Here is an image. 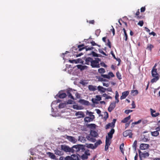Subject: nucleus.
Here are the masks:
<instances>
[{"label":"nucleus","mask_w":160,"mask_h":160,"mask_svg":"<svg viewBox=\"0 0 160 160\" xmlns=\"http://www.w3.org/2000/svg\"><path fill=\"white\" fill-rule=\"evenodd\" d=\"M58 96L60 98H63L66 97L67 95L65 93H62L61 92H59L56 96Z\"/></svg>","instance_id":"ddd939ff"},{"label":"nucleus","mask_w":160,"mask_h":160,"mask_svg":"<svg viewBox=\"0 0 160 160\" xmlns=\"http://www.w3.org/2000/svg\"><path fill=\"white\" fill-rule=\"evenodd\" d=\"M100 64L101 65V66L104 68H106L107 66V65L104 62H101Z\"/></svg>","instance_id":"680f3d73"},{"label":"nucleus","mask_w":160,"mask_h":160,"mask_svg":"<svg viewBox=\"0 0 160 160\" xmlns=\"http://www.w3.org/2000/svg\"><path fill=\"white\" fill-rule=\"evenodd\" d=\"M101 76L102 77L105 78H106L108 79H109L110 78V77L109 76H108V75L102 74Z\"/></svg>","instance_id":"09e8293b"},{"label":"nucleus","mask_w":160,"mask_h":160,"mask_svg":"<svg viewBox=\"0 0 160 160\" xmlns=\"http://www.w3.org/2000/svg\"><path fill=\"white\" fill-rule=\"evenodd\" d=\"M114 132V129L113 128L111 129L110 131L108 134V138L112 139V138L113 134Z\"/></svg>","instance_id":"4468645a"},{"label":"nucleus","mask_w":160,"mask_h":160,"mask_svg":"<svg viewBox=\"0 0 160 160\" xmlns=\"http://www.w3.org/2000/svg\"><path fill=\"white\" fill-rule=\"evenodd\" d=\"M66 103H60L58 106L59 108H64L66 106Z\"/></svg>","instance_id":"79ce46f5"},{"label":"nucleus","mask_w":160,"mask_h":160,"mask_svg":"<svg viewBox=\"0 0 160 160\" xmlns=\"http://www.w3.org/2000/svg\"><path fill=\"white\" fill-rule=\"evenodd\" d=\"M70 158V160H78L79 159L78 157L75 154L72 155Z\"/></svg>","instance_id":"5701e85b"},{"label":"nucleus","mask_w":160,"mask_h":160,"mask_svg":"<svg viewBox=\"0 0 160 160\" xmlns=\"http://www.w3.org/2000/svg\"><path fill=\"white\" fill-rule=\"evenodd\" d=\"M114 126L112 125V124L111 123H110L107 124L105 127V128L106 129H107L110 127H114Z\"/></svg>","instance_id":"4c0bfd02"},{"label":"nucleus","mask_w":160,"mask_h":160,"mask_svg":"<svg viewBox=\"0 0 160 160\" xmlns=\"http://www.w3.org/2000/svg\"><path fill=\"white\" fill-rule=\"evenodd\" d=\"M61 149L62 150L66 152H71V148L68 146L65 145H61Z\"/></svg>","instance_id":"39448f33"},{"label":"nucleus","mask_w":160,"mask_h":160,"mask_svg":"<svg viewBox=\"0 0 160 160\" xmlns=\"http://www.w3.org/2000/svg\"><path fill=\"white\" fill-rule=\"evenodd\" d=\"M139 14H140L139 9H138L135 14L136 16H135V17H136L137 19H140V18H141V17L139 16Z\"/></svg>","instance_id":"f704fd0d"},{"label":"nucleus","mask_w":160,"mask_h":160,"mask_svg":"<svg viewBox=\"0 0 160 160\" xmlns=\"http://www.w3.org/2000/svg\"><path fill=\"white\" fill-rule=\"evenodd\" d=\"M92 54L93 56L94 57H100V56H99L98 54L96 53V52H95L94 51H92Z\"/></svg>","instance_id":"6e6d98bb"},{"label":"nucleus","mask_w":160,"mask_h":160,"mask_svg":"<svg viewBox=\"0 0 160 160\" xmlns=\"http://www.w3.org/2000/svg\"><path fill=\"white\" fill-rule=\"evenodd\" d=\"M89 134L91 135L92 136L94 137H96L98 135V133L96 131L92 130H91Z\"/></svg>","instance_id":"4be33fe9"},{"label":"nucleus","mask_w":160,"mask_h":160,"mask_svg":"<svg viewBox=\"0 0 160 160\" xmlns=\"http://www.w3.org/2000/svg\"><path fill=\"white\" fill-rule=\"evenodd\" d=\"M116 95L115 96V98L116 100H117V101H115V102H116L117 103H118L119 102V100L118 99V97H119V94L117 91H116L115 92Z\"/></svg>","instance_id":"e433bc0d"},{"label":"nucleus","mask_w":160,"mask_h":160,"mask_svg":"<svg viewBox=\"0 0 160 160\" xmlns=\"http://www.w3.org/2000/svg\"><path fill=\"white\" fill-rule=\"evenodd\" d=\"M100 61V59L99 58H96L95 60L93 59L91 62V65L92 68H99L100 67L99 62Z\"/></svg>","instance_id":"7ed1b4c3"},{"label":"nucleus","mask_w":160,"mask_h":160,"mask_svg":"<svg viewBox=\"0 0 160 160\" xmlns=\"http://www.w3.org/2000/svg\"><path fill=\"white\" fill-rule=\"evenodd\" d=\"M92 60L93 59L91 58L88 57L86 58L85 59V64L87 65H89L90 63L91 64Z\"/></svg>","instance_id":"dca6fc26"},{"label":"nucleus","mask_w":160,"mask_h":160,"mask_svg":"<svg viewBox=\"0 0 160 160\" xmlns=\"http://www.w3.org/2000/svg\"><path fill=\"white\" fill-rule=\"evenodd\" d=\"M116 76L119 80H121L122 78L121 75L119 71L116 72Z\"/></svg>","instance_id":"a19ab883"},{"label":"nucleus","mask_w":160,"mask_h":160,"mask_svg":"<svg viewBox=\"0 0 160 160\" xmlns=\"http://www.w3.org/2000/svg\"><path fill=\"white\" fill-rule=\"evenodd\" d=\"M47 154L48 155L49 157L52 159H55L56 156L55 155L52 153L49 152L47 153Z\"/></svg>","instance_id":"393cba45"},{"label":"nucleus","mask_w":160,"mask_h":160,"mask_svg":"<svg viewBox=\"0 0 160 160\" xmlns=\"http://www.w3.org/2000/svg\"><path fill=\"white\" fill-rule=\"evenodd\" d=\"M81 158L83 159H86L88 158V156L85 154H82L81 156Z\"/></svg>","instance_id":"3c124183"},{"label":"nucleus","mask_w":160,"mask_h":160,"mask_svg":"<svg viewBox=\"0 0 160 160\" xmlns=\"http://www.w3.org/2000/svg\"><path fill=\"white\" fill-rule=\"evenodd\" d=\"M94 119L90 117H86L85 118L84 120L85 122H88L92 121Z\"/></svg>","instance_id":"412c9836"},{"label":"nucleus","mask_w":160,"mask_h":160,"mask_svg":"<svg viewBox=\"0 0 160 160\" xmlns=\"http://www.w3.org/2000/svg\"><path fill=\"white\" fill-rule=\"evenodd\" d=\"M124 145V143H122L121 145L120 146V149L121 151V152H123V147Z\"/></svg>","instance_id":"4d7b16f0"},{"label":"nucleus","mask_w":160,"mask_h":160,"mask_svg":"<svg viewBox=\"0 0 160 160\" xmlns=\"http://www.w3.org/2000/svg\"><path fill=\"white\" fill-rule=\"evenodd\" d=\"M158 129H159L158 128H156L155 129L156 131L153 132H151V135L152 136L156 137L159 135V131Z\"/></svg>","instance_id":"2eb2a0df"},{"label":"nucleus","mask_w":160,"mask_h":160,"mask_svg":"<svg viewBox=\"0 0 160 160\" xmlns=\"http://www.w3.org/2000/svg\"><path fill=\"white\" fill-rule=\"evenodd\" d=\"M150 111L151 112V115L152 117H156L159 114L158 112H156L155 110L152 108L150 109Z\"/></svg>","instance_id":"9b49d317"},{"label":"nucleus","mask_w":160,"mask_h":160,"mask_svg":"<svg viewBox=\"0 0 160 160\" xmlns=\"http://www.w3.org/2000/svg\"><path fill=\"white\" fill-rule=\"evenodd\" d=\"M102 84L103 86L106 87H108L109 85V83H106L105 82H103Z\"/></svg>","instance_id":"774afa93"},{"label":"nucleus","mask_w":160,"mask_h":160,"mask_svg":"<svg viewBox=\"0 0 160 160\" xmlns=\"http://www.w3.org/2000/svg\"><path fill=\"white\" fill-rule=\"evenodd\" d=\"M131 92L133 93V95H136L138 94V91L137 90H132Z\"/></svg>","instance_id":"de8ad7c7"},{"label":"nucleus","mask_w":160,"mask_h":160,"mask_svg":"<svg viewBox=\"0 0 160 160\" xmlns=\"http://www.w3.org/2000/svg\"><path fill=\"white\" fill-rule=\"evenodd\" d=\"M141 120H139L138 121H137V122H133L132 123V124H138L139 123H140V122H141Z\"/></svg>","instance_id":"69168bd1"},{"label":"nucleus","mask_w":160,"mask_h":160,"mask_svg":"<svg viewBox=\"0 0 160 160\" xmlns=\"http://www.w3.org/2000/svg\"><path fill=\"white\" fill-rule=\"evenodd\" d=\"M153 48V45L151 44H148L147 48V49L150 50V51H151L152 49Z\"/></svg>","instance_id":"473e14b6"},{"label":"nucleus","mask_w":160,"mask_h":160,"mask_svg":"<svg viewBox=\"0 0 160 160\" xmlns=\"http://www.w3.org/2000/svg\"><path fill=\"white\" fill-rule=\"evenodd\" d=\"M91 43L92 44V46H94L95 45H97L98 46V47H101V46L100 45H99L97 44H96L94 41H92V42H91Z\"/></svg>","instance_id":"49530a36"},{"label":"nucleus","mask_w":160,"mask_h":160,"mask_svg":"<svg viewBox=\"0 0 160 160\" xmlns=\"http://www.w3.org/2000/svg\"><path fill=\"white\" fill-rule=\"evenodd\" d=\"M75 115L76 116H78L77 118H84L85 116L84 113L82 111L76 112L75 114Z\"/></svg>","instance_id":"0eeeda50"},{"label":"nucleus","mask_w":160,"mask_h":160,"mask_svg":"<svg viewBox=\"0 0 160 160\" xmlns=\"http://www.w3.org/2000/svg\"><path fill=\"white\" fill-rule=\"evenodd\" d=\"M73 108L77 110L80 109V108H79V106L77 105H73Z\"/></svg>","instance_id":"bf43d9fd"},{"label":"nucleus","mask_w":160,"mask_h":160,"mask_svg":"<svg viewBox=\"0 0 160 160\" xmlns=\"http://www.w3.org/2000/svg\"><path fill=\"white\" fill-rule=\"evenodd\" d=\"M123 135L125 137L128 136L129 138H131L132 135V131L130 130H127L123 132Z\"/></svg>","instance_id":"423d86ee"},{"label":"nucleus","mask_w":160,"mask_h":160,"mask_svg":"<svg viewBox=\"0 0 160 160\" xmlns=\"http://www.w3.org/2000/svg\"><path fill=\"white\" fill-rule=\"evenodd\" d=\"M96 99L97 101H100L101 100V97L100 95H97L96 96Z\"/></svg>","instance_id":"8fccbe9b"},{"label":"nucleus","mask_w":160,"mask_h":160,"mask_svg":"<svg viewBox=\"0 0 160 160\" xmlns=\"http://www.w3.org/2000/svg\"><path fill=\"white\" fill-rule=\"evenodd\" d=\"M95 137L92 136L91 135L89 134L86 137V138L89 141H90L92 142H95L96 139L95 138Z\"/></svg>","instance_id":"1a4fd4ad"},{"label":"nucleus","mask_w":160,"mask_h":160,"mask_svg":"<svg viewBox=\"0 0 160 160\" xmlns=\"http://www.w3.org/2000/svg\"><path fill=\"white\" fill-rule=\"evenodd\" d=\"M99 52L100 53H102V54L105 56H108V55L107 54H106L102 49H99Z\"/></svg>","instance_id":"052dcab7"},{"label":"nucleus","mask_w":160,"mask_h":160,"mask_svg":"<svg viewBox=\"0 0 160 160\" xmlns=\"http://www.w3.org/2000/svg\"><path fill=\"white\" fill-rule=\"evenodd\" d=\"M97 88L98 91L102 92H105L106 90V88L101 86H98L97 87Z\"/></svg>","instance_id":"aec40b11"},{"label":"nucleus","mask_w":160,"mask_h":160,"mask_svg":"<svg viewBox=\"0 0 160 160\" xmlns=\"http://www.w3.org/2000/svg\"><path fill=\"white\" fill-rule=\"evenodd\" d=\"M98 71L99 73L101 74L104 73L105 72V69L102 68H101L99 69L98 70Z\"/></svg>","instance_id":"c9c22d12"},{"label":"nucleus","mask_w":160,"mask_h":160,"mask_svg":"<svg viewBox=\"0 0 160 160\" xmlns=\"http://www.w3.org/2000/svg\"><path fill=\"white\" fill-rule=\"evenodd\" d=\"M79 102L82 104L85 105H89V102L87 100L84 99H81L79 100Z\"/></svg>","instance_id":"a211bd4d"},{"label":"nucleus","mask_w":160,"mask_h":160,"mask_svg":"<svg viewBox=\"0 0 160 160\" xmlns=\"http://www.w3.org/2000/svg\"><path fill=\"white\" fill-rule=\"evenodd\" d=\"M78 140L82 142H84L86 141L85 138L83 136H79L78 138Z\"/></svg>","instance_id":"bb28decb"},{"label":"nucleus","mask_w":160,"mask_h":160,"mask_svg":"<svg viewBox=\"0 0 160 160\" xmlns=\"http://www.w3.org/2000/svg\"><path fill=\"white\" fill-rule=\"evenodd\" d=\"M116 103L117 102H112L110 104L109 106L114 109V108L115 107Z\"/></svg>","instance_id":"c03bdc74"},{"label":"nucleus","mask_w":160,"mask_h":160,"mask_svg":"<svg viewBox=\"0 0 160 160\" xmlns=\"http://www.w3.org/2000/svg\"><path fill=\"white\" fill-rule=\"evenodd\" d=\"M84 45L83 44L78 45V50L79 51H81L85 48L86 51H87L92 50L94 48L92 47H89L88 46H85L84 47Z\"/></svg>","instance_id":"20e7f679"},{"label":"nucleus","mask_w":160,"mask_h":160,"mask_svg":"<svg viewBox=\"0 0 160 160\" xmlns=\"http://www.w3.org/2000/svg\"><path fill=\"white\" fill-rule=\"evenodd\" d=\"M55 153L57 155H62V152L58 150L55 151Z\"/></svg>","instance_id":"a18cd8bd"},{"label":"nucleus","mask_w":160,"mask_h":160,"mask_svg":"<svg viewBox=\"0 0 160 160\" xmlns=\"http://www.w3.org/2000/svg\"><path fill=\"white\" fill-rule=\"evenodd\" d=\"M101 31L100 29H97L95 31V34L97 36L99 35Z\"/></svg>","instance_id":"5fc2aeb1"},{"label":"nucleus","mask_w":160,"mask_h":160,"mask_svg":"<svg viewBox=\"0 0 160 160\" xmlns=\"http://www.w3.org/2000/svg\"><path fill=\"white\" fill-rule=\"evenodd\" d=\"M66 138L69 141L73 143H75L77 141L75 138L72 136L66 135Z\"/></svg>","instance_id":"9d476101"},{"label":"nucleus","mask_w":160,"mask_h":160,"mask_svg":"<svg viewBox=\"0 0 160 160\" xmlns=\"http://www.w3.org/2000/svg\"><path fill=\"white\" fill-rule=\"evenodd\" d=\"M123 31L124 34V37L125 38H124V39L125 41H127L128 39V35L126 31L124 28L123 29Z\"/></svg>","instance_id":"2f4dec72"},{"label":"nucleus","mask_w":160,"mask_h":160,"mask_svg":"<svg viewBox=\"0 0 160 160\" xmlns=\"http://www.w3.org/2000/svg\"><path fill=\"white\" fill-rule=\"evenodd\" d=\"M131 116L129 115L128 117L125 118L123 119L121 121V122L123 123H126L130 119Z\"/></svg>","instance_id":"b1692460"},{"label":"nucleus","mask_w":160,"mask_h":160,"mask_svg":"<svg viewBox=\"0 0 160 160\" xmlns=\"http://www.w3.org/2000/svg\"><path fill=\"white\" fill-rule=\"evenodd\" d=\"M77 67L78 69H80L82 71L84 69H86L88 68V67L85 65H78Z\"/></svg>","instance_id":"f3484780"},{"label":"nucleus","mask_w":160,"mask_h":160,"mask_svg":"<svg viewBox=\"0 0 160 160\" xmlns=\"http://www.w3.org/2000/svg\"><path fill=\"white\" fill-rule=\"evenodd\" d=\"M71 148V152L72 153H77L80 150H81L82 152H83L85 150L84 146L80 144L73 146Z\"/></svg>","instance_id":"f257e3e1"},{"label":"nucleus","mask_w":160,"mask_h":160,"mask_svg":"<svg viewBox=\"0 0 160 160\" xmlns=\"http://www.w3.org/2000/svg\"><path fill=\"white\" fill-rule=\"evenodd\" d=\"M93 113V112H89L88 111H87V114H88L90 117L92 118H95L94 116L92 115Z\"/></svg>","instance_id":"c85d7f7f"},{"label":"nucleus","mask_w":160,"mask_h":160,"mask_svg":"<svg viewBox=\"0 0 160 160\" xmlns=\"http://www.w3.org/2000/svg\"><path fill=\"white\" fill-rule=\"evenodd\" d=\"M149 146L148 144L141 143L140 145V148L141 150H144L147 149Z\"/></svg>","instance_id":"6e6552de"},{"label":"nucleus","mask_w":160,"mask_h":160,"mask_svg":"<svg viewBox=\"0 0 160 160\" xmlns=\"http://www.w3.org/2000/svg\"><path fill=\"white\" fill-rule=\"evenodd\" d=\"M111 139V138H108L107 136H106V138L105 144L110 146L111 143V142L110 141V140Z\"/></svg>","instance_id":"a878e982"},{"label":"nucleus","mask_w":160,"mask_h":160,"mask_svg":"<svg viewBox=\"0 0 160 160\" xmlns=\"http://www.w3.org/2000/svg\"><path fill=\"white\" fill-rule=\"evenodd\" d=\"M129 94L128 91H126L122 93V95L120 97V99L121 100L125 98Z\"/></svg>","instance_id":"f8f14e48"},{"label":"nucleus","mask_w":160,"mask_h":160,"mask_svg":"<svg viewBox=\"0 0 160 160\" xmlns=\"http://www.w3.org/2000/svg\"><path fill=\"white\" fill-rule=\"evenodd\" d=\"M151 72L152 76L154 78L151 80V82L153 83L159 79L160 76L157 72V69H152Z\"/></svg>","instance_id":"f03ea898"},{"label":"nucleus","mask_w":160,"mask_h":160,"mask_svg":"<svg viewBox=\"0 0 160 160\" xmlns=\"http://www.w3.org/2000/svg\"><path fill=\"white\" fill-rule=\"evenodd\" d=\"M137 140H135L132 146V147L133 148H134V150L135 151L136 150V147L137 146Z\"/></svg>","instance_id":"ea45409f"},{"label":"nucleus","mask_w":160,"mask_h":160,"mask_svg":"<svg viewBox=\"0 0 160 160\" xmlns=\"http://www.w3.org/2000/svg\"><path fill=\"white\" fill-rule=\"evenodd\" d=\"M102 143V142L100 140H98L96 143L94 144V148H96L98 145H99Z\"/></svg>","instance_id":"cd10ccee"},{"label":"nucleus","mask_w":160,"mask_h":160,"mask_svg":"<svg viewBox=\"0 0 160 160\" xmlns=\"http://www.w3.org/2000/svg\"><path fill=\"white\" fill-rule=\"evenodd\" d=\"M108 42L107 43L106 45L108 46V47L110 48H111V42L109 39H108Z\"/></svg>","instance_id":"603ef678"},{"label":"nucleus","mask_w":160,"mask_h":160,"mask_svg":"<svg viewBox=\"0 0 160 160\" xmlns=\"http://www.w3.org/2000/svg\"><path fill=\"white\" fill-rule=\"evenodd\" d=\"M104 116L103 117V119H104L105 121H106V120L108 118V112H104Z\"/></svg>","instance_id":"72a5a7b5"},{"label":"nucleus","mask_w":160,"mask_h":160,"mask_svg":"<svg viewBox=\"0 0 160 160\" xmlns=\"http://www.w3.org/2000/svg\"><path fill=\"white\" fill-rule=\"evenodd\" d=\"M145 10L146 8L145 7H142L140 9L141 12H143L145 11Z\"/></svg>","instance_id":"0e129e2a"},{"label":"nucleus","mask_w":160,"mask_h":160,"mask_svg":"<svg viewBox=\"0 0 160 160\" xmlns=\"http://www.w3.org/2000/svg\"><path fill=\"white\" fill-rule=\"evenodd\" d=\"M108 75L110 77H113L115 76L114 74L112 72H110L108 73Z\"/></svg>","instance_id":"e2e57ef3"},{"label":"nucleus","mask_w":160,"mask_h":160,"mask_svg":"<svg viewBox=\"0 0 160 160\" xmlns=\"http://www.w3.org/2000/svg\"><path fill=\"white\" fill-rule=\"evenodd\" d=\"M89 90L90 91H95L97 90V86L90 85L88 86Z\"/></svg>","instance_id":"6ab92c4d"},{"label":"nucleus","mask_w":160,"mask_h":160,"mask_svg":"<svg viewBox=\"0 0 160 160\" xmlns=\"http://www.w3.org/2000/svg\"><path fill=\"white\" fill-rule=\"evenodd\" d=\"M67 93L69 98H71L72 99H74L72 95L69 91H67Z\"/></svg>","instance_id":"7c9ffc66"},{"label":"nucleus","mask_w":160,"mask_h":160,"mask_svg":"<svg viewBox=\"0 0 160 160\" xmlns=\"http://www.w3.org/2000/svg\"><path fill=\"white\" fill-rule=\"evenodd\" d=\"M141 154L142 155V157H143L144 158L148 157L149 156V153L148 152L142 153Z\"/></svg>","instance_id":"37998d69"},{"label":"nucleus","mask_w":160,"mask_h":160,"mask_svg":"<svg viewBox=\"0 0 160 160\" xmlns=\"http://www.w3.org/2000/svg\"><path fill=\"white\" fill-rule=\"evenodd\" d=\"M132 108H134L136 107V105L134 101H132Z\"/></svg>","instance_id":"338daca9"},{"label":"nucleus","mask_w":160,"mask_h":160,"mask_svg":"<svg viewBox=\"0 0 160 160\" xmlns=\"http://www.w3.org/2000/svg\"><path fill=\"white\" fill-rule=\"evenodd\" d=\"M88 127L94 129L96 127V125L94 124H88Z\"/></svg>","instance_id":"58836bf2"},{"label":"nucleus","mask_w":160,"mask_h":160,"mask_svg":"<svg viewBox=\"0 0 160 160\" xmlns=\"http://www.w3.org/2000/svg\"><path fill=\"white\" fill-rule=\"evenodd\" d=\"M143 21H140L138 23V25H139L141 27H142L143 26Z\"/></svg>","instance_id":"864d4df0"},{"label":"nucleus","mask_w":160,"mask_h":160,"mask_svg":"<svg viewBox=\"0 0 160 160\" xmlns=\"http://www.w3.org/2000/svg\"><path fill=\"white\" fill-rule=\"evenodd\" d=\"M86 145L87 147L88 148H90L92 149L95 148H94V146L92 144H86Z\"/></svg>","instance_id":"c756f323"},{"label":"nucleus","mask_w":160,"mask_h":160,"mask_svg":"<svg viewBox=\"0 0 160 160\" xmlns=\"http://www.w3.org/2000/svg\"><path fill=\"white\" fill-rule=\"evenodd\" d=\"M132 112V110H125L124 112L126 114H128L130 112Z\"/></svg>","instance_id":"13d9d810"}]
</instances>
